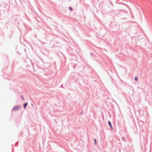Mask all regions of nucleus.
<instances>
[{"mask_svg":"<svg viewBox=\"0 0 152 152\" xmlns=\"http://www.w3.org/2000/svg\"><path fill=\"white\" fill-rule=\"evenodd\" d=\"M21 97H22V98L23 99V97L22 96H21Z\"/></svg>","mask_w":152,"mask_h":152,"instance_id":"0eeeda50","label":"nucleus"},{"mask_svg":"<svg viewBox=\"0 0 152 152\" xmlns=\"http://www.w3.org/2000/svg\"><path fill=\"white\" fill-rule=\"evenodd\" d=\"M94 141H95V144H96V139H94Z\"/></svg>","mask_w":152,"mask_h":152,"instance_id":"423d86ee","label":"nucleus"},{"mask_svg":"<svg viewBox=\"0 0 152 152\" xmlns=\"http://www.w3.org/2000/svg\"><path fill=\"white\" fill-rule=\"evenodd\" d=\"M27 104H28L27 103H25L24 104V107L25 109H26V107L27 105Z\"/></svg>","mask_w":152,"mask_h":152,"instance_id":"f03ea898","label":"nucleus"},{"mask_svg":"<svg viewBox=\"0 0 152 152\" xmlns=\"http://www.w3.org/2000/svg\"><path fill=\"white\" fill-rule=\"evenodd\" d=\"M20 108V107L19 106H15L13 108L12 110L14 111H16L19 109Z\"/></svg>","mask_w":152,"mask_h":152,"instance_id":"f257e3e1","label":"nucleus"},{"mask_svg":"<svg viewBox=\"0 0 152 152\" xmlns=\"http://www.w3.org/2000/svg\"><path fill=\"white\" fill-rule=\"evenodd\" d=\"M108 124H109V125H110V127H111V129H113L111 125V123L110 121H108Z\"/></svg>","mask_w":152,"mask_h":152,"instance_id":"7ed1b4c3","label":"nucleus"},{"mask_svg":"<svg viewBox=\"0 0 152 152\" xmlns=\"http://www.w3.org/2000/svg\"><path fill=\"white\" fill-rule=\"evenodd\" d=\"M135 80L136 81H137V77H135Z\"/></svg>","mask_w":152,"mask_h":152,"instance_id":"20e7f679","label":"nucleus"},{"mask_svg":"<svg viewBox=\"0 0 152 152\" xmlns=\"http://www.w3.org/2000/svg\"><path fill=\"white\" fill-rule=\"evenodd\" d=\"M69 9H70V10H71V11H72V8L71 7H69Z\"/></svg>","mask_w":152,"mask_h":152,"instance_id":"39448f33","label":"nucleus"}]
</instances>
